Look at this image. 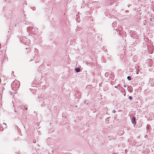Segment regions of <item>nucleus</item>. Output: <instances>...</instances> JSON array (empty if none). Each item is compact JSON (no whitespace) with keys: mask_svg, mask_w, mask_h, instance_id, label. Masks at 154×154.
Returning a JSON list of instances; mask_svg holds the SVG:
<instances>
[{"mask_svg":"<svg viewBox=\"0 0 154 154\" xmlns=\"http://www.w3.org/2000/svg\"><path fill=\"white\" fill-rule=\"evenodd\" d=\"M132 122L133 124L135 125L136 124V122L135 121V117H133L132 118Z\"/></svg>","mask_w":154,"mask_h":154,"instance_id":"obj_1","label":"nucleus"},{"mask_svg":"<svg viewBox=\"0 0 154 154\" xmlns=\"http://www.w3.org/2000/svg\"><path fill=\"white\" fill-rule=\"evenodd\" d=\"M77 72H79L80 71V69L79 68H77L75 69Z\"/></svg>","mask_w":154,"mask_h":154,"instance_id":"obj_2","label":"nucleus"},{"mask_svg":"<svg viewBox=\"0 0 154 154\" xmlns=\"http://www.w3.org/2000/svg\"><path fill=\"white\" fill-rule=\"evenodd\" d=\"M127 79L129 80H130L131 79V77L129 76H128L127 77Z\"/></svg>","mask_w":154,"mask_h":154,"instance_id":"obj_3","label":"nucleus"},{"mask_svg":"<svg viewBox=\"0 0 154 154\" xmlns=\"http://www.w3.org/2000/svg\"><path fill=\"white\" fill-rule=\"evenodd\" d=\"M128 98L131 100L132 99V98L131 96H129Z\"/></svg>","mask_w":154,"mask_h":154,"instance_id":"obj_4","label":"nucleus"},{"mask_svg":"<svg viewBox=\"0 0 154 154\" xmlns=\"http://www.w3.org/2000/svg\"><path fill=\"white\" fill-rule=\"evenodd\" d=\"M113 112H115V110H113Z\"/></svg>","mask_w":154,"mask_h":154,"instance_id":"obj_5","label":"nucleus"},{"mask_svg":"<svg viewBox=\"0 0 154 154\" xmlns=\"http://www.w3.org/2000/svg\"><path fill=\"white\" fill-rule=\"evenodd\" d=\"M15 83H16V82H13V83L14 84H15Z\"/></svg>","mask_w":154,"mask_h":154,"instance_id":"obj_6","label":"nucleus"},{"mask_svg":"<svg viewBox=\"0 0 154 154\" xmlns=\"http://www.w3.org/2000/svg\"><path fill=\"white\" fill-rule=\"evenodd\" d=\"M1 82V79H0V83Z\"/></svg>","mask_w":154,"mask_h":154,"instance_id":"obj_7","label":"nucleus"}]
</instances>
